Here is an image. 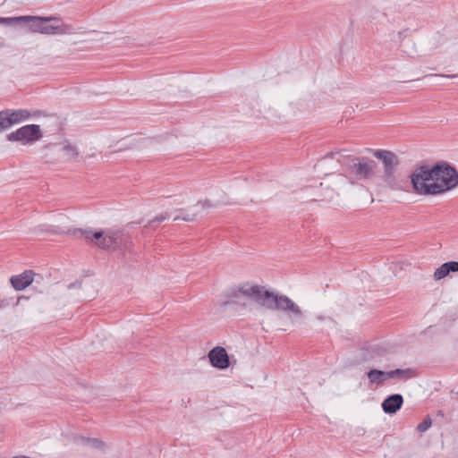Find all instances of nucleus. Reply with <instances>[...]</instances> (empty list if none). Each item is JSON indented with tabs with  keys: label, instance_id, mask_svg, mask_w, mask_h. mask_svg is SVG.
<instances>
[{
	"label": "nucleus",
	"instance_id": "26",
	"mask_svg": "<svg viewBox=\"0 0 458 458\" xmlns=\"http://www.w3.org/2000/svg\"><path fill=\"white\" fill-rule=\"evenodd\" d=\"M338 179L340 182H344V181H345L346 178H345V176L340 174V175H338Z\"/></svg>",
	"mask_w": 458,
	"mask_h": 458
},
{
	"label": "nucleus",
	"instance_id": "23",
	"mask_svg": "<svg viewBox=\"0 0 458 458\" xmlns=\"http://www.w3.org/2000/svg\"><path fill=\"white\" fill-rule=\"evenodd\" d=\"M449 274L451 272H458V261L445 262Z\"/></svg>",
	"mask_w": 458,
	"mask_h": 458
},
{
	"label": "nucleus",
	"instance_id": "22",
	"mask_svg": "<svg viewBox=\"0 0 458 458\" xmlns=\"http://www.w3.org/2000/svg\"><path fill=\"white\" fill-rule=\"evenodd\" d=\"M432 420L429 416L424 418V420L417 426V430L420 433L426 432L431 426Z\"/></svg>",
	"mask_w": 458,
	"mask_h": 458
},
{
	"label": "nucleus",
	"instance_id": "3",
	"mask_svg": "<svg viewBox=\"0 0 458 458\" xmlns=\"http://www.w3.org/2000/svg\"><path fill=\"white\" fill-rule=\"evenodd\" d=\"M20 26L25 29L28 32L41 33L46 35H61V34H72L73 28L67 24H55L52 21H56L55 17H41L24 15L21 16Z\"/></svg>",
	"mask_w": 458,
	"mask_h": 458
},
{
	"label": "nucleus",
	"instance_id": "18",
	"mask_svg": "<svg viewBox=\"0 0 458 458\" xmlns=\"http://www.w3.org/2000/svg\"><path fill=\"white\" fill-rule=\"evenodd\" d=\"M388 375H389V378L396 377L399 379H405V378L412 377V370L410 369H397L388 371Z\"/></svg>",
	"mask_w": 458,
	"mask_h": 458
},
{
	"label": "nucleus",
	"instance_id": "16",
	"mask_svg": "<svg viewBox=\"0 0 458 458\" xmlns=\"http://www.w3.org/2000/svg\"><path fill=\"white\" fill-rule=\"evenodd\" d=\"M406 30H392L389 33L386 34V41H390L394 44H399L401 41L406 37Z\"/></svg>",
	"mask_w": 458,
	"mask_h": 458
},
{
	"label": "nucleus",
	"instance_id": "24",
	"mask_svg": "<svg viewBox=\"0 0 458 458\" xmlns=\"http://www.w3.org/2000/svg\"><path fill=\"white\" fill-rule=\"evenodd\" d=\"M169 217L168 214L165 212L164 214H161L159 215L158 216L156 217V221H158V222H162V221H165V219H167Z\"/></svg>",
	"mask_w": 458,
	"mask_h": 458
},
{
	"label": "nucleus",
	"instance_id": "8",
	"mask_svg": "<svg viewBox=\"0 0 458 458\" xmlns=\"http://www.w3.org/2000/svg\"><path fill=\"white\" fill-rule=\"evenodd\" d=\"M208 359L211 365L219 369H225L229 367V357L224 347L216 346L208 353Z\"/></svg>",
	"mask_w": 458,
	"mask_h": 458
},
{
	"label": "nucleus",
	"instance_id": "11",
	"mask_svg": "<svg viewBox=\"0 0 458 458\" xmlns=\"http://www.w3.org/2000/svg\"><path fill=\"white\" fill-rule=\"evenodd\" d=\"M403 398L399 394H392L386 397L382 403V409L386 413L394 414L401 409Z\"/></svg>",
	"mask_w": 458,
	"mask_h": 458
},
{
	"label": "nucleus",
	"instance_id": "1",
	"mask_svg": "<svg viewBox=\"0 0 458 458\" xmlns=\"http://www.w3.org/2000/svg\"><path fill=\"white\" fill-rule=\"evenodd\" d=\"M412 190L419 195H438L458 185V173L447 163L420 165L410 175Z\"/></svg>",
	"mask_w": 458,
	"mask_h": 458
},
{
	"label": "nucleus",
	"instance_id": "4",
	"mask_svg": "<svg viewBox=\"0 0 458 458\" xmlns=\"http://www.w3.org/2000/svg\"><path fill=\"white\" fill-rule=\"evenodd\" d=\"M80 233L88 240L94 242L99 248L105 250L115 249L121 242V233L118 231L79 230Z\"/></svg>",
	"mask_w": 458,
	"mask_h": 458
},
{
	"label": "nucleus",
	"instance_id": "17",
	"mask_svg": "<svg viewBox=\"0 0 458 458\" xmlns=\"http://www.w3.org/2000/svg\"><path fill=\"white\" fill-rule=\"evenodd\" d=\"M384 181L392 190L405 191V189L403 185V182L401 181L397 180L394 176V174L389 176L388 175L384 176Z\"/></svg>",
	"mask_w": 458,
	"mask_h": 458
},
{
	"label": "nucleus",
	"instance_id": "5",
	"mask_svg": "<svg viewBox=\"0 0 458 458\" xmlns=\"http://www.w3.org/2000/svg\"><path fill=\"white\" fill-rule=\"evenodd\" d=\"M377 164L374 160L362 157L352 160L347 168V174L351 180H369L376 174Z\"/></svg>",
	"mask_w": 458,
	"mask_h": 458
},
{
	"label": "nucleus",
	"instance_id": "12",
	"mask_svg": "<svg viewBox=\"0 0 458 458\" xmlns=\"http://www.w3.org/2000/svg\"><path fill=\"white\" fill-rule=\"evenodd\" d=\"M58 150L63 152L64 156L68 160H74L79 156V151L77 147L71 143L68 140H64L58 145H56Z\"/></svg>",
	"mask_w": 458,
	"mask_h": 458
},
{
	"label": "nucleus",
	"instance_id": "21",
	"mask_svg": "<svg viewBox=\"0 0 458 458\" xmlns=\"http://www.w3.org/2000/svg\"><path fill=\"white\" fill-rule=\"evenodd\" d=\"M21 16H17V17H0V24H4V25H8V26H11V25H19L20 26V23H21Z\"/></svg>",
	"mask_w": 458,
	"mask_h": 458
},
{
	"label": "nucleus",
	"instance_id": "6",
	"mask_svg": "<svg viewBox=\"0 0 458 458\" xmlns=\"http://www.w3.org/2000/svg\"><path fill=\"white\" fill-rule=\"evenodd\" d=\"M40 126L38 124H29L17 129L15 131L7 135L10 141H20L23 145L35 142L42 138Z\"/></svg>",
	"mask_w": 458,
	"mask_h": 458
},
{
	"label": "nucleus",
	"instance_id": "14",
	"mask_svg": "<svg viewBox=\"0 0 458 458\" xmlns=\"http://www.w3.org/2000/svg\"><path fill=\"white\" fill-rule=\"evenodd\" d=\"M80 441H81V445H83L85 446H89L95 450L104 451L106 448V445L103 441H101L98 438H89V437H81L80 438Z\"/></svg>",
	"mask_w": 458,
	"mask_h": 458
},
{
	"label": "nucleus",
	"instance_id": "20",
	"mask_svg": "<svg viewBox=\"0 0 458 458\" xmlns=\"http://www.w3.org/2000/svg\"><path fill=\"white\" fill-rule=\"evenodd\" d=\"M448 275H449V272L447 269V266L445 263H444L435 270L433 277L436 281H439V280L445 278V276H447Z\"/></svg>",
	"mask_w": 458,
	"mask_h": 458
},
{
	"label": "nucleus",
	"instance_id": "15",
	"mask_svg": "<svg viewBox=\"0 0 458 458\" xmlns=\"http://www.w3.org/2000/svg\"><path fill=\"white\" fill-rule=\"evenodd\" d=\"M12 124L19 123L29 118L30 113L25 109L8 110Z\"/></svg>",
	"mask_w": 458,
	"mask_h": 458
},
{
	"label": "nucleus",
	"instance_id": "2",
	"mask_svg": "<svg viewBox=\"0 0 458 458\" xmlns=\"http://www.w3.org/2000/svg\"><path fill=\"white\" fill-rule=\"evenodd\" d=\"M239 292L251 298L259 305L271 310H279L286 313L293 322L301 318V308L286 295L265 290L259 285L244 284L239 288Z\"/></svg>",
	"mask_w": 458,
	"mask_h": 458
},
{
	"label": "nucleus",
	"instance_id": "28",
	"mask_svg": "<svg viewBox=\"0 0 458 458\" xmlns=\"http://www.w3.org/2000/svg\"><path fill=\"white\" fill-rule=\"evenodd\" d=\"M456 394L458 395V392L456 393Z\"/></svg>",
	"mask_w": 458,
	"mask_h": 458
},
{
	"label": "nucleus",
	"instance_id": "19",
	"mask_svg": "<svg viewBox=\"0 0 458 458\" xmlns=\"http://www.w3.org/2000/svg\"><path fill=\"white\" fill-rule=\"evenodd\" d=\"M12 123L9 117V111L0 112V131L5 130L12 126Z\"/></svg>",
	"mask_w": 458,
	"mask_h": 458
},
{
	"label": "nucleus",
	"instance_id": "25",
	"mask_svg": "<svg viewBox=\"0 0 458 458\" xmlns=\"http://www.w3.org/2000/svg\"><path fill=\"white\" fill-rule=\"evenodd\" d=\"M8 305V301L4 299L0 298V310L5 308Z\"/></svg>",
	"mask_w": 458,
	"mask_h": 458
},
{
	"label": "nucleus",
	"instance_id": "7",
	"mask_svg": "<svg viewBox=\"0 0 458 458\" xmlns=\"http://www.w3.org/2000/svg\"><path fill=\"white\" fill-rule=\"evenodd\" d=\"M212 206L213 205L208 200L199 201L191 208L177 210L178 214L173 219L174 221H193L196 217L202 216L205 209L209 208Z\"/></svg>",
	"mask_w": 458,
	"mask_h": 458
},
{
	"label": "nucleus",
	"instance_id": "13",
	"mask_svg": "<svg viewBox=\"0 0 458 458\" xmlns=\"http://www.w3.org/2000/svg\"><path fill=\"white\" fill-rule=\"evenodd\" d=\"M369 384L381 385L387 379H389L388 371H383L378 369H370L367 373Z\"/></svg>",
	"mask_w": 458,
	"mask_h": 458
},
{
	"label": "nucleus",
	"instance_id": "9",
	"mask_svg": "<svg viewBox=\"0 0 458 458\" xmlns=\"http://www.w3.org/2000/svg\"><path fill=\"white\" fill-rule=\"evenodd\" d=\"M374 156L380 159L385 165L384 176H389L394 174V167L397 164L396 157L394 153L387 150H377L374 152Z\"/></svg>",
	"mask_w": 458,
	"mask_h": 458
},
{
	"label": "nucleus",
	"instance_id": "27",
	"mask_svg": "<svg viewBox=\"0 0 458 458\" xmlns=\"http://www.w3.org/2000/svg\"><path fill=\"white\" fill-rule=\"evenodd\" d=\"M13 458H30V457L25 456V455H21V456H14Z\"/></svg>",
	"mask_w": 458,
	"mask_h": 458
},
{
	"label": "nucleus",
	"instance_id": "10",
	"mask_svg": "<svg viewBox=\"0 0 458 458\" xmlns=\"http://www.w3.org/2000/svg\"><path fill=\"white\" fill-rule=\"evenodd\" d=\"M35 276L32 271L26 270L21 275L12 276L11 284L15 290L21 291L36 281Z\"/></svg>",
	"mask_w": 458,
	"mask_h": 458
}]
</instances>
